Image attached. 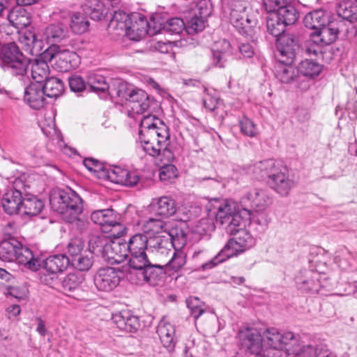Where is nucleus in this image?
I'll return each instance as SVG.
<instances>
[{"label": "nucleus", "mask_w": 357, "mask_h": 357, "mask_svg": "<svg viewBox=\"0 0 357 357\" xmlns=\"http://www.w3.org/2000/svg\"><path fill=\"white\" fill-rule=\"evenodd\" d=\"M255 173L266 179L268 185L281 196H287L294 182L287 175L286 167L273 159L259 161L255 165Z\"/></svg>", "instance_id": "f257e3e1"}, {"label": "nucleus", "mask_w": 357, "mask_h": 357, "mask_svg": "<svg viewBox=\"0 0 357 357\" xmlns=\"http://www.w3.org/2000/svg\"><path fill=\"white\" fill-rule=\"evenodd\" d=\"M206 210L215 216L227 234H234L241 226L243 219L238 212L236 202L231 199L215 198L207 204Z\"/></svg>", "instance_id": "f03ea898"}, {"label": "nucleus", "mask_w": 357, "mask_h": 357, "mask_svg": "<svg viewBox=\"0 0 357 357\" xmlns=\"http://www.w3.org/2000/svg\"><path fill=\"white\" fill-rule=\"evenodd\" d=\"M241 226L238 227V231L230 235H236V238L230 239L225 247L216 255L213 259L202 265L203 271L211 269L216 266L218 264L226 261L227 259L236 256L245 250L252 248L255 241L252 235Z\"/></svg>", "instance_id": "7ed1b4c3"}, {"label": "nucleus", "mask_w": 357, "mask_h": 357, "mask_svg": "<svg viewBox=\"0 0 357 357\" xmlns=\"http://www.w3.org/2000/svg\"><path fill=\"white\" fill-rule=\"evenodd\" d=\"M0 259L7 262L15 261L33 271L40 266L39 259L34 257L32 251L15 238L4 239L0 243Z\"/></svg>", "instance_id": "20e7f679"}, {"label": "nucleus", "mask_w": 357, "mask_h": 357, "mask_svg": "<svg viewBox=\"0 0 357 357\" xmlns=\"http://www.w3.org/2000/svg\"><path fill=\"white\" fill-rule=\"evenodd\" d=\"M50 204L63 220H74L75 215L83 211L82 198L71 189L53 191L50 196Z\"/></svg>", "instance_id": "39448f33"}, {"label": "nucleus", "mask_w": 357, "mask_h": 357, "mask_svg": "<svg viewBox=\"0 0 357 357\" xmlns=\"http://www.w3.org/2000/svg\"><path fill=\"white\" fill-rule=\"evenodd\" d=\"M238 338L241 349L248 356L271 357V351L264 346L261 331L251 326L239 329Z\"/></svg>", "instance_id": "423d86ee"}, {"label": "nucleus", "mask_w": 357, "mask_h": 357, "mask_svg": "<svg viewBox=\"0 0 357 357\" xmlns=\"http://www.w3.org/2000/svg\"><path fill=\"white\" fill-rule=\"evenodd\" d=\"M1 58L5 69L13 76L22 77L26 75L29 59L23 54L15 43H9L2 47Z\"/></svg>", "instance_id": "0eeeda50"}, {"label": "nucleus", "mask_w": 357, "mask_h": 357, "mask_svg": "<svg viewBox=\"0 0 357 357\" xmlns=\"http://www.w3.org/2000/svg\"><path fill=\"white\" fill-rule=\"evenodd\" d=\"M123 243L128 257L129 267L144 266L148 258L145 252L148 249V236L142 233H137L132 235L128 241Z\"/></svg>", "instance_id": "6e6552de"}, {"label": "nucleus", "mask_w": 357, "mask_h": 357, "mask_svg": "<svg viewBox=\"0 0 357 357\" xmlns=\"http://www.w3.org/2000/svg\"><path fill=\"white\" fill-rule=\"evenodd\" d=\"M165 268L164 264L152 263L147 258L144 266L130 268L134 271L130 272V275L135 274L137 276L136 280L131 278L132 282L137 284H142L145 282L150 286H158L163 282L166 274Z\"/></svg>", "instance_id": "1a4fd4ad"}, {"label": "nucleus", "mask_w": 357, "mask_h": 357, "mask_svg": "<svg viewBox=\"0 0 357 357\" xmlns=\"http://www.w3.org/2000/svg\"><path fill=\"white\" fill-rule=\"evenodd\" d=\"M264 344L270 351L284 350L287 354V349L291 345H296L297 337L290 331L281 333L278 328L268 327L261 331Z\"/></svg>", "instance_id": "9d476101"}, {"label": "nucleus", "mask_w": 357, "mask_h": 357, "mask_svg": "<svg viewBox=\"0 0 357 357\" xmlns=\"http://www.w3.org/2000/svg\"><path fill=\"white\" fill-rule=\"evenodd\" d=\"M154 134L144 133L139 135L141 146L144 151L152 157L158 156L161 153V146L170 140L167 126L155 130Z\"/></svg>", "instance_id": "9b49d317"}, {"label": "nucleus", "mask_w": 357, "mask_h": 357, "mask_svg": "<svg viewBox=\"0 0 357 357\" xmlns=\"http://www.w3.org/2000/svg\"><path fill=\"white\" fill-rule=\"evenodd\" d=\"M272 204L268 191L262 188L249 190L241 197V204L244 211L251 215L252 211L261 212Z\"/></svg>", "instance_id": "f8f14e48"}, {"label": "nucleus", "mask_w": 357, "mask_h": 357, "mask_svg": "<svg viewBox=\"0 0 357 357\" xmlns=\"http://www.w3.org/2000/svg\"><path fill=\"white\" fill-rule=\"evenodd\" d=\"M278 61L285 64H292L296 52L300 48L299 41L293 34L285 33L276 40Z\"/></svg>", "instance_id": "ddd939ff"}, {"label": "nucleus", "mask_w": 357, "mask_h": 357, "mask_svg": "<svg viewBox=\"0 0 357 357\" xmlns=\"http://www.w3.org/2000/svg\"><path fill=\"white\" fill-rule=\"evenodd\" d=\"M123 272L119 268L109 266L99 268L94 275V284L99 291L108 292L119 284Z\"/></svg>", "instance_id": "4468645a"}, {"label": "nucleus", "mask_w": 357, "mask_h": 357, "mask_svg": "<svg viewBox=\"0 0 357 357\" xmlns=\"http://www.w3.org/2000/svg\"><path fill=\"white\" fill-rule=\"evenodd\" d=\"M26 187L21 179L15 180L13 189L5 193L2 198V206L6 213L13 215L20 212L22 196L26 192Z\"/></svg>", "instance_id": "2eb2a0df"}, {"label": "nucleus", "mask_w": 357, "mask_h": 357, "mask_svg": "<svg viewBox=\"0 0 357 357\" xmlns=\"http://www.w3.org/2000/svg\"><path fill=\"white\" fill-rule=\"evenodd\" d=\"M104 176L114 183L125 186L132 187L139 181V176L134 172H130L119 166L106 167Z\"/></svg>", "instance_id": "dca6fc26"}, {"label": "nucleus", "mask_w": 357, "mask_h": 357, "mask_svg": "<svg viewBox=\"0 0 357 357\" xmlns=\"http://www.w3.org/2000/svg\"><path fill=\"white\" fill-rule=\"evenodd\" d=\"M319 274L313 270L301 271L295 278L297 288L303 292L317 293L319 288Z\"/></svg>", "instance_id": "f3484780"}, {"label": "nucleus", "mask_w": 357, "mask_h": 357, "mask_svg": "<svg viewBox=\"0 0 357 357\" xmlns=\"http://www.w3.org/2000/svg\"><path fill=\"white\" fill-rule=\"evenodd\" d=\"M338 33V29L332 27L331 24L325 25L310 34V40L305 45H331L336 40Z\"/></svg>", "instance_id": "a211bd4d"}, {"label": "nucleus", "mask_w": 357, "mask_h": 357, "mask_svg": "<svg viewBox=\"0 0 357 357\" xmlns=\"http://www.w3.org/2000/svg\"><path fill=\"white\" fill-rule=\"evenodd\" d=\"M127 102L132 112L136 114H144L148 112L154 104L153 100H151L144 91L135 87L128 98Z\"/></svg>", "instance_id": "6ab92c4d"}, {"label": "nucleus", "mask_w": 357, "mask_h": 357, "mask_svg": "<svg viewBox=\"0 0 357 357\" xmlns=\"http://www.w3.org/2000/svg\"><path fill=\"white\" fill-rule=\"evenodd\" d=\"M24 100L33 109L38 110L43 107L46 101L42 84L31 83L24 89Z\"/></svg>", "instance_id": "aec40b11"}, {"label": "nucleus", "mask_w": 357, "mask_h": 357, "mask_svg": "<svg viewBox=\"0 0 357 357\" xmlns=\"http://www.w3.org/2000/svg\"><path fill=\"white\" fill-rule=\"evenodd\" d=\"M148 26L149 23L144 15L137 13H132L126 36L132 40L139 41L147 34Z\"/></svg>", "instance_id": "412c9836"}, {"label": "nucleus", "mask_w": 357, "mask_h": 357, "mask_svg": "<svg viewBox=\"0 0 357 357\" xmlns=\"http://www.w3.org/2000/svg\"><path fill=\"white\" fill-rule=\"evenodd\" d=\"M112 319L120 330L129 333L136 332L140 326L139 317L128 310L116 312Z\"/></svg>", "instance_id": "4be33fe9"}, {"label": "nucleus", "mask_w": 357, "mask_h": 357, "mask_svg": "<svg viewBox=\"0 0 357 357\" xmlns=\"http://www.w3.org/2000/svg\"><path fill=\"white\" fill-rule=\"evenodd\" d=\"M149 207L151 211L162 218L172 216L177 211L176 201L169 196L153 199Z\"/></svg>", "instance_id": "5701e85b"}, {"label": "nucleus", "mask_w": 357, "mask_h": 357, "mask_svg": "<svg viewBox=\"0 0 357 357\" xmlns=\"http://www.w3.org/2000/svg\"><path fill=\"white\" fill-rule=\"evenodd\" d=\"M61 20L70 18V28L75 34H82L89 29L90 22L85 13L80 12L68 13L67 11H61L59 14Z\"/></svg>", "instance_id": "b1692460"}, {"label": "nucleus", "mask_w": 357, "mask_h": 357, "mask_svg": "<svg viewBox=\"0 0 357 357\" xmlns=\"http://www.w3.org/2000/svg\"><path fill=\"white\" fill-rule=\"evenodd\" d=\"M19 43L22 48L26 53L32 56H38L43 49V42L38 39L32 31H24L20 32Z\"/></svg>", "instance_id": "393cba45"}, {"label": "nucleus", "mask_w": 357, "mask_h": 357, "mask_svg": "<svg viewBox=\"0 0 357 357\" xmlns=\"http://www.w3.org/2000/svg\"><path fill=\"white\" fill-rule=\"evenodd\" d=\"M105 250L102 257L110 263H121L125 259L128 258L125 247V243L121 241H109L105 245Z\"/></svg>", "instance_id": "a878e982"}, {"label": "nucleus", "mask_w": 357, "mask_h": 357, "mask_svg": "<svg viewBox=\"0 0 357 357\" xmlns=\"http://www.w3.org/2000/svg\"><path fill=\"white\" fill-rule=\"evenodd\" d=\"M79 62L78 55L69 50H59L53 62L54 68L59 72H68L77 67Z\"/></svg>", "instance_id": "bb28decb"}, {"label": "nucleus", "mask_w": 357, "mask_h": 357, "mask_svg": "<svg viewBox=\"0 0 357 357\" xmlns=\"http://www.w3.org/2000/svg\"><path fill=\"white\" fill-rule=\"evenodd\" d=\"M156 332L163 347L169 351H173L176 342L174 326L162 319L157 326Z\"/></svg>", "instance_id": "cd10ccee"}, {"label": "nucleus", "mask_w": 357, "mask_h": 357, "mask_svg": "<svg viewBox=\"0 0 357 357\" xmlns=\"http://www.w3.org/2000/svg\"><path fill=\"white\" fill-rule=\"evenodd\" d=\"M131 15L124 11H115L108 24V30L119 36H126L130 24Z\"/></svg>", "instance_id": "c85d7f7f"}, {"label": "nucleus", "mask_w": 357, "mask_h": 357, "mask_svg": "<svg viewBox=\"0 0 357 357\" xmlns=\"http://www.w3.org/2000/svg\"><path fill=\"white\" fill-rule=\"evenodd\" d=\"M104 222L102 229L105 232H110L115 238L122 236L126 231V227L120 224L116 218L113 209H104Z\"/></svg>", "instance_id": "c756f323"}, {"label": "nucleus", "mask_w": 357, "mask_h": 357, "mask_svg": "<svg viewBox=\"0 0 357 357\" xmlns=\"http://www.w3.org/2000/svg\"><path fill=\"white\" fill-rule=\"evenodd\" d=\"M82 8L86 15L96 21L101 20L107 14V8L101 0H85Z\"/></svg>", "instance_id": "7c9ffc66"}, {"label": "nucleus", "mask_w": 357, "mask_h": 357, "mask_svg": "<svg viewBox=\"0 0 357 357\" xmlns=\"http://www.w3.org/2000/svg\"><path fill=\"white\" fill-rule=\"evenodd\" d=\"M68 34V29L63 20L59 22L52 23L47 26L45 31V36L48 43L55 45L65 39Z\"/></svg>", "instance_id": "2f4dec72"}, {"label": "nucleus", "mask_w": 357, "mask_h": 357, "mask_svg": "<svg viewBox=\"0 0 357 357\" xmlns=\"http://www.w3.org/2000/svg\"><path fill=\"white\" fill-rule=\"evenodd\" d=\"M70 264V258L66 255H54L43 261V266L47 272L59 273L65 271Z\"/></svg>", "instance_id": "473e14b6"}, {"label": "nucleus", "mask_w": 357, "mask_h": 357, "mask_svg": "<svg viewBox=\"0 0 357 357\" xmlns=\"http://www.w3.org/2000/svg\"><path fill=\"white\" fill-rule=\"evenodd\" d=\"M87 85L91 91L96 93L100 98H106L110 89L111 83L107 82L106 77L98 74L90 75Z\"/></svg>", "instance_id": "72a5a7b5"}, {"label": "nucleus", "mask_w": 357, "mask_h": 357, "mask_svg": "<svg viewBox=\"0 0 357 357\" xmlns=\"http://www.w3.org/2000/svg\"><path fill=\"white\" fill-rule=\"evenodd\" d=\"M337 15L349 22L357 20V2L354 0H341L336 6Z\"/></svg>", "instance_id": "f704fd0d"}, {"label": "nucleus", "mask_w": 357, "mask_h": 357, "mask_svg": "<svg viewBox=\"0 0 357 357\" xmlns=\"http://www.w3.org/2000/svg\"><path fill=\"white\" fill-rule=\"evenodd\" d=\"M8 20L12 26L17 29H23L31 24L30 14L19 6L10 10Z\"/></svg>", "instance_id": "c9c22d12"}, {"label": "nucleus", "mask_w": 357, "mask_h": 357, "mask_svg": "<svg viewBox=\"0 0 357 357\" xmlns=\"http://www.w3.org/2000/svg\"><path fill=\"white\" fill-rule=\"evenodd\" d=\"M84 276L82 274L70 273L66 275L61 281L59 291L67 296L78 289L82 282Z\"/></svg>", "instance_id": "e433bc0d"}, {"label": "nucleus", "mask_w": 357, "mask_h": 357, "mask_svg": "<svg viewBox=\"0 0 357 357\" xmlns=\"http://www.w3.org/2000/svg\"><path fill=\"white\" fill-rule=\"evenodd\" d=\"M148 248L153 252L167 255L171 252V241L167 236L164 235H158L149 236Z\"/></svg>", "instance_id": "4c0bfd02"}, {"label": "nucleus", "mask_w": 357, "mask_h": 357, "mask_svg": "<svg viewBox=\"0 0 357 357\" xmlns=\"http://www.w3.org/2000/svg\"><path fill=\"white\" fill-rule=\"evenodd\" d=\"M183 223H176L169 225L167 224V230L165 233L171 241V245L174 248H180L186 243V234L182 227Z\"/></svg>", "instance_id": "58836bf2"}, {"label": "nucleus", "mask_w": 357, "mask_h": 357, "mask_svg": "<svg viewBox=\"0 0 357 357\" xmlns=\"http://www.w3.org/2000/svg\"><path fill=\"white\" fill-rule=\"evenodd\" d=\"M238 25L236 23H231L233 26L238 31V32L245 35L246 37L252 38L254 28L257 24V20L249 14L248 11L238 17Z\"/></svg>", "instance_id": "ea45409f"}, {"label": "nucleus", "mask_w": 357, "mask_h": 357, "mask_svg": "<svg viewBox=\"0 0 357 357\" xmlns=\"http://www.w3.org/2000/svg\"><path fill=\"white\" fill-rule=\"evenodd\" d=\"M328 17L322 9L308 13L303 19L304 25L310 29L317 31L328 22Z\"/></svg>", "instance_id": "a19ab883"}, {"label": "nucleus", "mask_w": 357, "mask_h": 357, "mask_svg": "<svg viewBox=\"0 0 357 357\" xmlns=\"http://www.w3.org/2000/svg\"><path fill=\"white\" fill-rule=\"evenodd\" d=\"M276 78L284 84H290L299 79L298 73L296 68L291 64L280 63L275 70Z\"/></svg>", "instance_id": "79ce46f5"}, {"label": "nucleus", "mask_w": 357, "mask_h": 357, "mask_svg": "<svg viewBox=\"0 0 357 357\" xmlns=\"http://www.w3.org/2000/svg\"><path fill=\"white\" fill-rule=\"evenodd\" d=\"M45 95L47 98H57L64 91L63 82L56 77H51L42 83Z\"/></svg>", "instance_id": "37998d69"}, {"label": "nucleus", "mask_w": 357, "mask_h": 357, "mask_svg": "<svg viewBox=\"0 0 357 357\" xmlns=\"http://www.w3.org/2000/svg\"><path fill=\"white\" fill-rule=\"evenodd\" d=\"M133 89L134 87L127 82L120 79H115L112 81L107 95H109L112 98H119L125 100L127 102L128 98H129Z\"/></svg>", "instance_id": "c03bdc74"}, {"label": "nucleus", "mask_w": 357, "mask_h": 357, "mask_svg": "<svg viewBox=\"0 0 357 357\" xmlns=\"http://www.w3.org/2000/svg\"><path fill=\"white\" fill-rule=\"evenodd\" d=\"M305 52L310 56L313 55L317 59H321L326 63H330L333 59L335 54V51L331 45H305Z\"/></svg>", "instance_id": "a18cd8bd"}, {"label": "nucleus", "mask_w": 357, "mask_h": 357, "mask_svg": "<svg viewBox=\"0 0 357 357\" xmlns=\"http://www.w3.org/2000/svg\"><path fill=\"white\" fill-rule=\"evenodd\" d=\"M43 208L41 200L35 196L22 198L20 212L29 216L37 215Z\"/></svg>", "instance_id": "49530a36"}, {"label": "nucleus", "mask_w": 357, "mask_h": 357, "mask_svg": "<svg viewBox=\"0 0 357 357\" xmlns=\"http://www.w3.org/2000/svg\"><path fill=\"white\" fill-rule=\"evenodd\" d=\"M162 126L167 125L159 118L150 114L145 115L141 120L139 135L144 133L154 134L155 130H158Z\"/></svg>", "instance_id": "de8ad7c7"}, {"label": "nucleus", "mask_w": 357, "mask_h": 357, "mask_svg": "<svg viewBox=\"0 0 357 357\" xmlns=\"http://www.w3.org/2000/svg\"><path fill=\"white\" fill-rule=\"evenodd\" d=\"M142 230L149 236H158L167 230V224L161 219L151 218L143 224Z\"/></svg>", "instance_id": "09e8293b"}, {"label": "nucleus", "mask_w": 357, "mask_h": 357, "mask_svg": "<svg viewBox=\"0 0 357 357\" xmlns=\"http://www.w3.org/2000/svg\"><path fill=\"white\" fill-rule=\"evenodd\" d=\"M227 5L230 22L236 23L237 26H239L237 22L238 17L248 11V2L243 0H229Z\"/></svg>", "instance_id": "8fccbe9b"}, {"label": "nucleus", "mask_w": 357, "mask_h": 357, "mask_svg": "<svg viewBox=\"0 0 357 357\" xmlns=\"http://www.w3.org/2000/svg\"><path fill=\"white\" fill-rule=\"evenodd\" d=\"M274 14L280 18L286 26L294 24L299 17L298 11L291 3H286V5L280 7L278 12Z\"/></svg>", "instance_id": "3c124183"}, {"label": "nucleus", "mask_w": 357, "mask_h": 357, "mask_svg": "<svg viewBox=\"0 0 357 357\" xmlns=\"http://www.w3.org/2000/svg\"><path fill=\"white\" fill-rule=\"evenodd\" d=\"M50 70L45 61H39L36 59L31 64V74L34 83L42 84L49 77Z\"/></svg>", "instance_id": "603ef678"}, {"label": "nucleus", "mask_w": 357, "mask_h": 357, "mask_svg": "<svg viewBox=\"0 0 357 357\" xmlns=\"http://www.w3.org/2000/svg\"><path fill=\"white\" fill-rule=\"evenodd\" d=\"M297 70L303 76L313 78L321 73L322 66L312 59H305L300 63Z\"/></svg>", "instance_id": "864d4df0"}, {"label": "nucleus", "mask_w": 357, "mask_h": 357, "mask_svg": "<svg viewBox=\"0 0 357 357\" xmlns=\"http://www.w3.org/2000/svg\"><path fill=\"white\" fill-rule=\"evenodd\" d=\"M200 17L195 16L192 17L188 22L187 31L190 33H196L202 31L205 28V17L210 15L211 10L206 9L205 11L202 10V7L199 6Z\"/></svg>", "instance_id": "5fc2aeb1"}, {"label": "nucleus", "mask_w": 357, "mask_h": 357, "mask_svg": "<svg viewBox=\"0 0 357 357\" xmlns=\"http://www.w3.org/2000/svg\"><path fill=\"white\" fill-rule=\"evenodd\" d=\"M215 226L213 220L210 218H203L193 227L192 232L201 237L210 236L215 230Z\"/></svg>", "instance_id": "6e6d98bb"}, {"label": "nucleus", "mask_w": 357, "mask_h": 357, "mask_svg": "<svg viewBox=\"0 0 357 357\" xmlns=\"http://www.w3.org/2000/svg\"><path fill=\"white\" fill-rule=\"evenodd\" d=\"M317 347H313L311 345H303L300 347L298 340L296 345H291L287 349V355H294L295 357H317Z\"/></svg>", "instance_id": "4d7b16f0"}, {"label": "nucleus", "mask_w": 357, "mask_h": 357, "mask_svg": "<svg viewBox=\"0 0 357 357\" xmlns=\"http://www.w3.org/2000/svg\"><path fill=\"white\" fill-rule=\"evenodd\" d=\"M267 30L270 34L277 38L282 36L285 31L286 25L277 17L276 15L271 14L266 22Z\"/></svg>", "instance_id": "13d9d810"}, {"label": "nucleus", "mask_w": 357, "mask_h": 357, "mask_svg": "<svg viewBox=\"0 0 357 357\" xmlns=\"http://www.w3.org/2000/svg\"><path fill=\"white\" fill-rule=\"evenodd\" d=\"M172 258L164 265L165 267H169L172 271L176 272L179 271L186 262V254L178 248H174Z\"/></svg>", "instance_id": "bf43d9fd"}, {"label": "nucleus", "mask_w": 357, "mask_h": 357, "mask_svg": "<svg viewBox=\"0 0 357 357\" xmlns=\"http://www.w3.org/2000/svg\"><path fill=\"white\" fill-rule=\"evenodd\" d=\"M108 241L109 239L104 236L93 235L89 241V248L92 252L102 255Z\"/></svg>", "instance_id": "052dcab7"}, {"label": "nucleus", "mask_w": 357, "mask_h": 357, "mask_svg": "<svg viewBox=\"0 0 357 357\" xmlns=\"http://www.w3.org/2000/svg\"><path fill=\"white\" fill-rule=\"evenodd\" d=\"M72 266L78 271H87L93 265L92 256L80 255L78 257L70 259Z\"/></svg>", "instance_id": "680f3d73"}, {"label": "nucleus", "mask_w": 357, "mask_h": 357, "mask_svg": "<svg viewBox=\"0 0 357 357\" xmlns=\"http://www.w3.org/2000/svg\"><path fill=\"white\" fill-rule=\"evenodd\" d=\"M185 28V23L181 18L174 17L164 23L163 29L171 34H179Z\"/></svg>", "instance_id": "e2e57ef3"}, {"label": "nucleus", "mask_w": 357, "mask_h": 357, "mask_svg": "<svg viewBox=\"0 0 357 357\" xmlns=\"http://www.w3.org/2000/svg\"><path fill=\"white\" fill-rule=\"evenodd\" d=\"M176 148L169 140L165 145L161 146L160 155L158 157L164 164H171L175 158Z\"/></svg>", "instance_id": "0e129e2a"}, {"label": "nucleus", "mask_w": 357, "mask_h": 357, "mask_svg": "<svg viewBox=\"0 0 357 357\" xmlns=\"http://www.w3.org/2000/svg\"><path fill=\"white\" fill-rule=\"evenodd\" d=\"M177 176V168L172 164H164L160 169L159 178L161 181L171 182Z\"/></svg>", "instance_id": "69168bd1"}, {"label": "nucleus", "mask_w": 357, "mask_h": 357, "mask_svg": "<svg viewBox=\"0 0 357 357\" xmlns=\"http://www.w3.org/2000/svg\"><path fill=\"white\" fill-rule=\"evenodd\" d=\"M241 132L250 137H256L258 130L256 125L248 118L244 116L239 121Z\"/></svg>", "instance_id": "338daca9"}, {"label": "nucleus", "mask_w": 357, "mask_h": 357, "mask_svg": "<svg viewBox=\"0 0 357 357\" xmlns=\"http://www.w3.org/2000/svg\"><path fill=\"white\" fill-rule=\"evenodd\" d=\"M60 48L58 45L51 44V45L43 52L41 50L40 54L38 55L40 56V58L37 59V60L39 61H45L47 64L48 62H54L56 61V56Z\"/></svg>", "instance_id": "774afa93"}]
</instances>
